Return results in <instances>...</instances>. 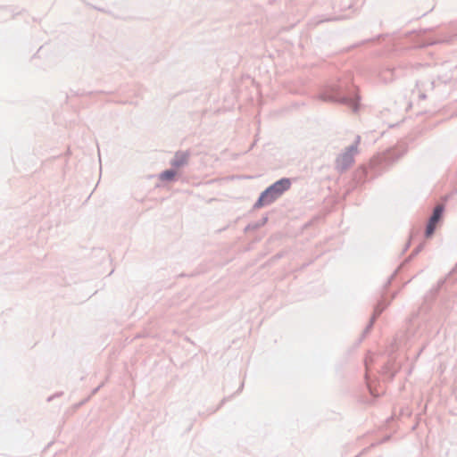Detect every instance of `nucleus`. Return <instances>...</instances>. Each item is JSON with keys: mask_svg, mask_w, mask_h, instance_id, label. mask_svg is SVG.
Wrapping results in <instances>:
<instances>
[{"mask_svg": "<svg viewBox=\"0 0 457 457\" xmlns=\"http://www.w3.org/2000/svg\"><path fill=\"white\" fill-rule=\"evenodd\" d=\"M175 174L176 173L173 170H165L164 172L162 173L161 178L162 179L170 180L174 178Z\"/></svg>", "mask_w": 457, "mask_h": 457, "instance_id": "nucleus-3", "label": "nucleus"}, {"mask_svg": "<svg viewBox=\"0 0 457 457\" xmlns=\"http://www.w3.org/2000/svg\"><path fill=\"white\" fill-rule=\"evenodd\" d=\"M444 205L438 204L435 207L432 216L430 217L428 223L426 228L425 235L427 237H430L436 228V225L440 221L443 212H444Z\"/></svg>", "mask_w": 457, "mask_h": 457, "instance_id": "nucleus-2", "label": "nucleus"}, {"mask_svg": "<svg viewBox=\"0 0 457 457\" xmlns=\"http://www.w3.org/2000/svg\"><path fill=\"white\" fill-rule=\"evenodd\" d=\"M291 186L288 179H282L268 187L260 196L259 204L264 205L272 203Z\"/></svg>", "mask_w": 457, "mask_h": 457, "instance_id": "nucleus-1", "label": "nucleus"}]
</instances>
